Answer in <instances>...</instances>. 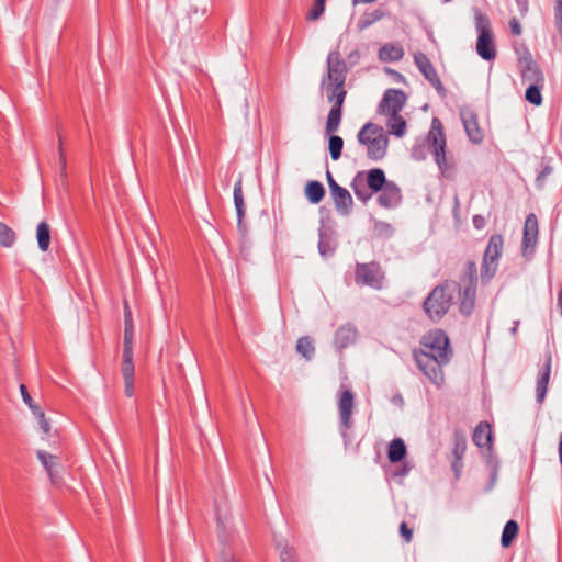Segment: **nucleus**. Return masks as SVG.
<instances>
[{"instance_id": "obj_32", "label": "nucleus", "mask_w": 562, "mask_h": 562, "mask_svg": "<svg viewBox=\"0 0 562 562\" xmlns=\"http://www.w3.org/2000/svg\"><path fill=\"white\" fill-rule=\"evenodd\" d=\"M121 372L123 380L134 379L135 368L133 362V350H123Z\"/></svg>"}, {"instance_id": "obj_4", "label": "nucleus", "mask_w": 562, "mask_h": 562, "mask_svg": "<svg viewBox=\"0 0 562 562\" xmlns=\"http://www.w3.org/2000/svg\"><path fill=\"white\" fill-rule=\"evenodd\" d=\"M357 138L361 145L367 147L369 159L378 161L385 157L389 139L382 126L368 122L360 128Z\"/></svg>"}, {"instance_id": "obj_22", "label": "nucleus", "mask_w": 562, "mask_h": 562, "mask_svg": "<svg viewBox=\"0 0 562 562\" xmlns=\"http://www.w3.org/2000/svg\"><path fill=\"white\" fill-rule=\"evenodd\" d=\"M358 336V331L355 326L350 324H346L340 326L336 333L334 338V344L337 349L342 350L352 344H355Z\"/></svg>"}, {"instance_id": "obj_33", "label": "nucleus", "mask_w": 562, "mask_h": 562, "mask_svg": "<svg viewBox=\"0 0 562 562\" xmlns=\"http://www.w3.org/2000/svg\"><path fill=\"white\" fill-rule=\"evenodd\" d=\"M296 351L305 359L311 360L315 353L313 340L308 336H303L296 341Z\"/></svg>"}, {"instance_id": "obj_61", "label": "nucleus", "mask_w": 562, "mask_h": 562, "mask_svg": "<svg viewBox=\"0 0 562 562\" xmlns=\"http://www.w3.org/2000/svg\"><path fill=\"white\" fill-rule=\"evenodd\" d=\"M559 458L562 463V432L559 436Z\"/></svg>"}, {"instance_id": "obj_9", "label": "nucleus", "mask_w": 562, "mask_h": 562, "mask_svg": "<svg viewBox=\"0 0 562 562\" xmlns=\"http://www.w3.org/2000/svg\"><path fill=\"white\" fill-rule=\"evenodd\" d=\"M475 27L477 31L476 52L484 60H493L496 57V48L488 16L480 11L475 13Z\"/></svg>"}, {"instance_id": "obj_6", "label": "nucleus", "mask_w": 562, "mask_h": 562, "mask_svg": "<svg viewBox=\"0 0 562 562\" xmlns=\"http://www.w3.org/2000/svg\"><path fill=\"white\" fill-rule=\"evenodd\" d=\"M477 285V268L473 260H468L464 273L460 279L459 311L463 316H470L475 307Z\"/></svg>"}, {"instance_id": "obj_48", "label": "nucleus", "mask_w": 562, "mask_h": 562, "mask_svg": "<svg viewBox=\"0 0 562 562\" xmlns=\"http://www.w3.org/2000/svg\"><path fill=\"white\" fill-rule=\"evenodd\" d=\"M412 157L415 160H423L425 159V148L424 145H414L412 148Z\"/></svg>"}, {"instance_id": "obj_52", "label": "nucleus", "mask_w": 562, "mask_h": 562, "mask_svg": "<svg viewBox=\"0 0 562 562\" xmlns=\"http://www.w3.org/2000/svg\"><path fill=\"white\" fill-rule=\"evenodd\" d=\"M472 222L476 229H482L486 224L484 216L480 214L474 215Z\"/></svg>"}, {"instance_id": "obj_7", "label": "nucleus", "mask_w": 562, "mask_h": 562, "mask_svg": "<svg viewBox=\"0 0 562 562\" xmlns=\"http://www.w3.org/2000/svg\"><path fill=\"white\" fill-rule=\"evenodd\" d=\"M414 352H425L434 356L441 362H449L452 356V349L449 346V338L441 329H435L423 336L420 348Z\"/></svg>"}, {"instance_id": "obj_63", "label": "nucleus", "mask_w": 562, "mask_h": 562, "mask_svg": "<svg viewBox=\"0 0 562 562\" xmlns=\"http://www.w3.org/2000/svg\"><path fill=\"white\" fill-rule=\"evenodd\" d=\"M554 3H560V4H562V0H555V2H554Z\"/></svg>"}, {"instance_id": "obj_58", "label": "nucleus", "mask_w": 562, "mask_h": 562, "mask_svg": "<svg viewBox=\"0 0 562 562\" xmlns=\"http://www.w3.org/2000/svg\"><path fill=\"white\" fill-rule=\"evenodd\" d=\"M496 477H497V464H492L491 486L494 484Z\"/></svg>"}, {"instance_id": "obj_53", "label": "nucleus", "mask_w": 562, "mask_h": 562, "mask_svg": "<svg viewBox=\"0 0 562 562\" xmlns=\"http://www.w3.org/2000/svg\"><path fill=\"white\" fill-rule=\"evenodd\" d=\"M517 5L521 14H525L528 11V0H516Z\"/></svg>"}, {"instance_id": "obj_3", "label": "nucleus", "mask_w": 562, "mask_h": 562, "mask_svg": "<svg viewBox=\"0 0 562 562\" xmlns=\"http://www.w3.org/2000/svg\"><path fill=\"white\" fill-rule=\"evenodd\" d=\"M427 143L442 177L451 179L454 176L456 165L453 158L446 155V136L442 123L438 117H434L431 121Z\"/></svg>"}, {"instance_id": "obj_31", "label": "nucleus", "mask_w": 562, "mask_h": 562, "mask_svg": "<svg viewBox=\"0 0 562 562\" xmlns=\"http://www.w3.org/2000/svg\"><path fill=\"white\" fill-rule=\"evenodd\" d=\"M519 531V526L516 520H508L503 529L501 543L504 548H508L514 539L517 537Z\"/></svg>"}, {"instance_id": "obj_40", "label": "nucleus", "mask_w": 562, "mask_h": 562, "mask_svg": "<svg viewBox=\"0 0 562 562\" xmlns=\"http://www.w3.org/2000/svg\"><path fill=\"white\" fill-rule=\"evenodd\" d=\"M20 392H21L23 402L31 408L33 414H37V409H41V407L33 403V400L27 391V387L24 384L20 385Z\"/></svg>"}, {"instance_id": "obj_23", "label": "nucleus", "mask_w": 562, "mask_h": 562, "mask_svg": "<svg viewBox=\"0 0 562 562\" xmlns=\"http://www.w3.org/2000/svg\"><path fill=\"white\" fill-rule=\"evenodd\" d=\"M473 442L480 448H492L493 443V431L490 423L480 422L472 436Z\"/></svg>"}, {"instance_id": "obj_62", "label": "nucleus", "mask_w": 562, "mask_h": 562, "mask_svg": "<svg viewBox=\"0 0 562 562\" xmlns=\"http://www.w3.org/2000/svg\"><path fill=\"white\" fill-rule=\"evenodd\" d=\"M524 48H526L525 46H521L520 48L516 47L515 50L518 55V58L524 54Z\"/></svg>"}, {"instance_id": "obj_60", "label": "nucleus", "mask_w": 562, "mask_h": 562, "mask_svg": "<svg viewBox=\"0 0 562 562\" xmlns=\"http://www.w3.org/2000/svg\"><path fill=\"white\" fill-rule=\"evenodd\" d=\"M236 213H237V217H238V225L240 226L241 222H243V217L245 215V209H237Z\"/></svg>"}, {"instance_id": "obj_41", "label": "nucleus", "mask_w": 562, "mask_h": 562, "mask_svg": "<svg viewBox=\"0 0 562 562\" xmlns=\"http://www.w3.org/2000/svg\"><path fill=\"white\" fill-rule=\"evenodd\" d=\"M233 194H234V204H235L236 210L237 209H245L244 196H243V191H241V182L240 181H238L234 186Z\"/></svg>"}, {"instance_id": "obj_15", "label": "nucleus", "mask_w": 562, "mask_h": 562, "mask_svg": "<svg viewBox=\"0 0 562 562\" xmlns=\"http://www.w3.org/2000/svg\"><path fill=\"white\" fill-rule=\"evenodd\" d=\"M539 225L538 218L533 213L526 216L524 225V236L521 243V252L524 257H529L533 254L535 247L538 241Z\"/></svg>"}, {"instance_id": "obj_25", "label": "nucleus", "mask_w": 562, "mask_h": 562, "mask_svg": "<svg viewBox=\"0 0 562 562\" xmlns=\"http://www.w3.org/2000/svg\"><path fill=\"white\" fill-rule=\"evenodd\" d=\"M403 56L404 50L400 44L386 43L379 50V59L383 63L398 61Z\"/></svg>"}, {"instance_id": "obj_10", "label": "nucleus", "mask_w": 562, "mask_h": 562, "mask_svg": "<svg viewBox=\"0 0 562 562\" xmlns=\"http://www.w3.org/2000/svg\"><path fill=\"white\" fill-rule=\"evenodd\" d=\"M385 273L376 261L357 263L355 267V282L360 286L381 290L384 285Z\"/></svg>"}, {"instance_id": "obj_30", "label": "nucleus", "mask_w": 562, "mask_h": 562, "mask_svg": "<svg viewBox=\"0 0 562 562\" xmlns=\"http://www.w3.org/2000/svg\"><path fill=\"white\" fill-rule=\"evenodd\" d=\"M124 341H123V350H133V337H134V329H133V322H132V314L128 308V305L125 304V312H124Z\"/></svg>"}, {"instance_id": "obj_27", "label": "nucleus", "mask_w": 562, "mask_h": 562, "mask_svg": "<svg viewBox=\"0 0 562 562\" xmlns=\"http://www.w3.org/2000/svg\"><path fill=\"white\" fill-rule=\"evenodd\" d=\"M305 196L312 204H318L325 196L324 186L316 180L308 181L305 186Z\"/></svg>"}, {"instance_id": "obj_26", "label": "nucleus", "mask_w": 562, "mask_h": 562, "mask_svg": "<svg viewBox=\"0 0 562 562\" xmlns=\"http://www.w3.org/2000/svg\"><path fill=\"white\" fill-rule=\"evenodd\" d=\"M407 453L406 446L403 439L395 438L389 445L387 458L391 463L402 461Z\"/></svg>"}, {"instance_id": "obj_35", "label": "nucleus", "mask_w": 562, "mask_h": 562, "mask_svg": "<svg viewBox=\"0 0 562 562\" xmlns=\"http://www.w3.org/2000/svg\"><path fill=\"white\" fill-rule=\"evenodd\" d=\"M16 239L14 231L5 223L0 222V245L10 248L14 245Z\"/></svg>"}, {"instance_id": "obj_13", "label": "nucleus", "mask_w": 562, "mask_h": 562, "mask_svg": "<svg viewBox=\"0 0 562 562\" xmlns=\"http://www.w3.org/2000/svg\"><path fill=\"white\" fill-rule=\"evenodd\" d=\"M518 67L524 83H544V76L528 48H524V54L518 58Z\"/></svg>"}, {"instance_id": "obj_64", "label": "nucleus", "mask_w": 562, "mask_h": 562, "mask_svg": "<svg viewBox=\"0 0 562 562\" xmlns=\"http://www.w3.org/2000/svg\"><path fill=\"white\" fill-rule=\"evenodd\" d=\"M458 205H459V201H458V199H456V209L458 207Z\"/></svg>"}, {"instance_id": "obj_47", "label": "nucleus", "mask_w": 562, "mask_h": 562, "mask_svg": "<svg viewBox=\"0 0 562 562\" xmlns=\"http://www.w3.org/2000/svg\"><path fill=\"white\" fill-rule=\"evenodd\" d=\"M451 469L454 473L456 479H459L463 469V459H453L451 462Z\"/></svg>"}, {"instance_id": "obj_11", "label": "nucleus", "mask_w": 562, "mask_h": 562, "mask_svg": "<svg viewBox=\"0 0 562 562\" xmlns=\"http://www.w3.org/2000/svg\"><path fill=\"white\" fill-rule=\"evenodd\" d=\"M414 360L418 367V369L424 373V375L435 385L439 386L445 381L443 375V366L448 362H441L434 356H428L425 352H414Z\"/></svg>"}, {"instance_id": "obj_45", "label": "nucleus", "mask_w": 562, "mask_h": 562, "mask_svg": "<svg viewBox=\"0 0 562 562\" xmlns=\"http://www.w3.org/2000/svg\"><path fill=\"white\" fill-rule=\"evenodd\" d=\"M554 23L558 32L562 35V4L554 3Z\"/></svg>"}, {"instance_id": "obj_50", "label": "nucleus", "mask_w": 562, "mask_h": 562, "mask_svg": "<svg viewBox=\"0 0 562 562\" xmlns=\"http://www.w3.org/2000/svg\"><path fill=\"white\" fill-rule=\"evenodd\" d=\"M57 134H58V140H59V147H58L59 162L61 165V168L65 169L66 168V156H65L64 148H63V138H61L60 132H57Z\"/></svg>"}, {"instance_id": "obj_20", "label": "nucleus", "mask_w": 562, "mask_h": 562, "mask_svg": "<svg viewBox=\"0 0 562 562\" xmlns=\"http://www.w3.org/2000/svg\"><path fill=\"white\" fill-rule=\"evenodd\" d=\"M551 376V356H548L544 363L540 367L537 374L536 395L537 402L542 404L548 391V385Z\"/></svg>"}, {"instance_id": "obj_5", "label": "nucleus", "mask_w": 562, "mask_h": 562, "mask_svg": "<svg viewBox=\"0 0 562 562\" xmlns=\"http://www.w3.org/2000/svg\"><path fill=\"white\" fill-rule=\"evenodd\" d=\"M389 181L380 168H373L368 172L359 171L351 181L355 195L363 203H367L374 193L383 189Z\"/></svg>"}, {"instance_id": "obj_17", "label": "nucleus", "mask_w": 562, "mask_h": 562, "mask_svg": "<svg viewBox=\"0 0 562 562\" xmlns=\"http://www.w3.org/2000/svg\"><path fill=\"white\" fill-rule=\"evenodd\" d=\"M460 116L469 139L473 144H481L484 139V132L479 125L476 113L471 109H462Z\"/></svg>"}, {"instance_id": "obj_14", "label": "nucleus", "mask_w": 562, "mask_h": 562, "mask_svg": "<svg viewBox=\"0 0 562 562\" xmlns=\"http://www.w3.org/2000/svg\"><path fill=\"white\" fill-rule=\"evenodd\" d=\"M414 63L425 79L428 80L440 95L445 97L446 88L427 55L422 52L415 53Z\"/></svg>"}, {"instance_id": "obj_34", "label": "nucleus", "mask_w": 562, "mask_h": 562, "mask_svg": "<svg viewBox=\"0 0 562 562\" xmlns=\"http://www.w3.org/2000/svg\"><path fill=\"white\" fill-rule=\"evenodd\" d=\"M544 83H531L528 85L525 93L526 100L536 105L539 106L542 103V94L541 90L543 88Z\"/></svg>"}, {"instance_id": "obj_8", "label": "nucleus", "mask_w": 562, "mask_h": 562, "mask_svg": "<svg viewBox=\"0 0 562 562\" xmlns=\"http://www.w3.org/2000/svg\"><path fill=\"white\" fill-rule=\"evenodd\" d=\"M503 249V236L493 234L488 239L481 263V280L483 283H488L495 277Z\"/></svg>"}, {"instance_id": "obj_56", "label": "nucleus", "mask_w": 562, "mask_h": 562, "mask_svg": "<svg viewBox=\"0 0 562 562\" xmlns=\"http://www.w3.org/2000/svg\"><path fill=\"white\" fill-rule=\"evenodd\" d=\"M408 472H409V468H408L406 464H404V465H402V467H401V469H400V470H397V471L395 472V475H398V476H405V475H407V474H408Z\"/></svg>"}, {"instance_id": "obj_36", "label": "nucleus", "mask_w": 562, "mask_h": 562, "mask_svg": "<svg viewBox=\"0 0 562 562\" xmlns=\"http://www.w3.org/2000/svg\"><path fill=\"white\" fill-rule=\"evenodd\" d=\"M342 147L344 139L334 133L329 134L328 148L333 160H338L340 158Z\"/></svg>"}, {"instance_id": "obj_12", "label": "nucleus", "mask_w": 562, "mask_h": 562, "mask_svg": "<svg viewBox=\"0 0 562 562\" xmlns=\"http://www.w3.org/2000/svg\"><path fill=\"white\" fill-rule=\"evenodd\" d=\"M355 407V394L352 391L346 389L340 392V396L338 400V412H339V428L340 434L345 440V442H349L350 438L348 436V430L352 427V414Z\"/></svg>"}, {"instance_id": "obj_59", "label": "nucleus", "mask_w": 562, "mask_h": 562, "mask_svg": "<svg viewBox=\"0 0 562 562\" xmlns=\"http://www.w3.org/2000/svg\"><path fill=\"white\" fill-rule=\"evenodd\" d=\"M359 58H360V53H359V50H358V49H356V50L351 52V53L348 55V59H349L350 61H356V60H358Z\"/></svg>"}, {"instance_id": "obj_42", "label": "nucleus", "mask_w": 562, "mask_h": 562, "mask_svg": "<svg viewBox=\"0 0 562 562\" xmlns=\"http://www.w3.org/2000/svg\"><path fill=\"white\" fill-rule=\"evenodd\" d=\"M551 173H552V167L549 165L544 166L536 178V187L538 189H542L548 176H550Z\"/></svg>"}, {"instance_id": "obj_38", "label": "nucleus", "mask_w": 562, "mask_h": 562, "mask_svg": "<svg viewBox=\"0 0 562 562\" xmlns=\"http://www.w3.org/2000/svg\"><path fill=\"white\" fill-rule=\"evenodd\" d=\"M326 0H315L311 10L308 11L306 19L310 21L318 20L325 11Z\"/></svg>"}, {"instance_id": "obj_16", "label": "nucleus", "mask_w": 562, "mask_h": 562, "mask_svg": "<svg viewBox=\"0 0 562 562\" xmlns=\"http://www.w3.org/2000/svg\"><path fill=\"white\" fill-rule=\"evenodd\" d=\"M406 102V94L400 89H387L379 103L378 112L383 115L400 113Z\"/></svg>"}, {"instance_id": "obj_1", "label": "nucleus", "mask_w": 562, "mask_h": 562, "mask_svg": "<svg viewBox=\"0 0 562 562\" xmlns=\"http://www.w3.org/2000/svg\"><path fill=\"white\" fill-rule=\"evenodd\" d=\"M348 66L338 49L330 50L326 58V74L321 80V89L325 91L327 101L333 103L327 115L325 130L327 134L338 131L342 108L347 97L346 79Z\"/></svg>"}, {"instance_id": "obj_44", "label": "nucleus", "mask_w": 562, "mask_h": 562, "mask_svg": "<svg viewBox=\"0 0 562 562\" xmlns=\"http://www.w3.org/2000/svg\"><path fill=\"white\" fill-rule=\"evenodd\" d=\"M34 416L38 419L40 428L46 434L49 432L50 425L46 419L44 412L42 409H37V414H34Z\"/></svg>"}, {"instance_id": "obj_37", "label": "nucleus", "mask_w": 562, "mask_h": 562, "mask_svg": "<svg viewBox=\"0 0 562 562\" xmlns=\"http://www.w3.org/2000/svg\"><path fill=\"white\" fill-rule=\"evenodd\" d=\"M467 450V440L462 435H454V442L452 448L453 459H463Z\"/></svg>"}, {"instance_id": "obj_39", "label": "nucleus", "mask_w": 562, "mask_h": 562, "mask_svg": "<svg viewBox=\"0 0 562 562\" xmlns=\"http://www.w3.org/2000/svg\"><path fill=\"white\" fill-rule=\"evenodd\" d=\"M280 559L281 562H296L297 557L294 548L284 546L280 549Z\"/></svg>"}, {"instance_id": "obj_51", "label": "nucleus", "mask_w": 562, "mask_h": 562, "mask_svg": "<svg viewBox=\"0 0 562 562\" xmlns=\"http://www.w3.org/2000/svg\"><path fill=\"white\" fill-rule=\"evenodd\" d=\"M124 394L127 397H132L134 395V379L124 380Z\"/></svg>"}, {"instance_id": "obj_24", "label": "nucleus", "mask_w": 562, "mask_h": 562, "mask_svg": "<svg viewBox=\"0 0 562 562\" xmlns=\"http://www.w3.org/2000/svg\"><path fill=\"white\" fill-rule=\"evenodd\" d=\"M389 14V11L383 8H376L372 11H367L358 20L357 27L359 31H363L371 26L373 23L387 16Z\"/></svg>"}, {"instance_id": "obj_2", "label": "nucleus", "mask_w": 562, "mask_h": 562, "mask_svg": "<svg viewBox=\"0 0 562 562\" xmlns=\"http://www.w3.org/2000/svg\"><path fill=\"white\" fill-rule=\"evenodd\" d=\"M457 290H460V283L447 279L430 291L423 302V311L430 322L438 323L448 314Z\"/></svg>"}, {"instance_id": "obj_18", "label": "nucleus", "mask_w": 562, "mask_h": 562, "mask_svg": "<svg viewBox=\"0 0 562 562\" xmlns=\"http://www.w3.org/2000/svg\"><path fill=\"white\" fill-rule=\"evenodd\" d=\"M401 201V189L393 181H389L383 189L379 190L378 203L380 206L393 209L400 205Z\"/></svg>"}, {"instance_id": "obj_19", "label": "nucleus", "mask_w": 562, "mask_h": 562, "mask_svg": "<svg viewBox=\"0 0 562 562\" xmlns=\"http://www.w3.org/2000/svg\"><path fill=\"white\" fill-rule=\"evenodd\" d=\"M330 195L333 198L335 209L340 215H349L352 211L353 201L349 191L341 187L336 186L330 190Z\"/></svg>"}, {"instance_id": "obj_28", "label": "nucleus", "mask_w": 562, "mask_h": 562, "mask_svg": "<svg viewBox=\"0 0 562 562\" xmlns=\"http://www.w3.org/2000/svg\"><path fill=\"white\" fill-rule=\"evenodd\" d=\"M386 126L391 134L402 137L406 133V121L400 113L387 114Z\"/></svg>"}, {"instance_id": "obj_57", "label": "nucleus", "mask_w": 562, "mask_h": 562, "mask_svg": "<svg viewBox=\"0 0 562 562\" xmlns=\"http://www.w3.org/2000/svg\"><path fill=\"white\" fill-rule=\"evenodd\" d=\"M222 562H241V561L234 555H228V554L224 553L222 557Z\"/></svg>"}, {"instance_id": "obj_43", "label": "nucleus", "mask_w": 562, "mask_h": 562, "mask_svg": "<svg viewBox=\"0 0 562 562\" xmlns=\"http://www.w3.org/2000/svg\"><path fill=\"white\" fill-rule=\"evenodd\" d=\"M318 250L322 256L331 255L334 252L329 241L324 238L323 233L319 235Z\"/></svg>"}, {"instance_id": "obj_46", "label": "nucleus", "mask_w": 562, "mask_h": 562, "mask_svg": "<svg viewBox=\"0 0 562 562\" xmlns=\"http://www.w3.org/2000/svg\"><path fill=\"white\" fill-rule=\"evenodd\" d=\"M400 535L404 539V541L408 543L413 539V529L409 528L405 521H403L400 525Z\"/></svg>"}, {"instance_id": "obj_49", "label": "nucleus", "mask_w": 562, "mask_h": 562, "mask_svg": "<svg viewBox=\"0 0 562 562\" xmlns=\"http://www.w3.org/2000/svg\"><path fill=\"white\" fill-rule=\"evenodd\" d=\"M509 29L513 35L519 36L521 34V25L516 18L509 20Z\"/></svg>"}, {"instance_id": "obj_21", "label": "nucleus", "mask_w": 562, "mask_h": 562, "mask_svg": "<svg viewBox=\"0 0 562 562\" xmlns=\"http://www.w3.org/2000/svg\"><path fill=\"white\" fill-rule=\"evenodd\" d=\"M37 459L41 461L42 465L46 470L50 482L53 484H58L60 476H59V468H60V460L57 456L50 454L44 450H37L36 452Z\"/></svg>"}, {"instance_id": "obj_54", "label": "nucleus", "mask_w": 562, "mask_h": 562, "mask_svg": "<svg viewBox=\"0 0 562 562\" xmlns=\"http://www.w3.org/2000/svg\"><path fill=\"white\" fill-rule=\"evenodd\" d=\"M326 178H327V182H328L329 191H330L331 189H334V187L339 186V184L335 181V179H334V177H333V175H331V172H330L329 170H327V171H326Z\"/></svg>"}, {"instance_id": "obj_55", "label": "nucleus", "mask_w": 562, "mask_h": 562, "mask_svg": "<svg viewBox=\"0 0 562 562\" xmlns=\"http://www.w3.org/2000/svg\"><path fill=\"white\" fill-rule=\"evenodd\" d=\"M387 71L394 77L397 82L404 81V76L396 70L387 69Z\"/></svg>"}, {"instance_id": "obj_29", "label": "nucleus", "mask_w": 562, "mask_h": 562, "mask_svg": "<svg viewBox=\"0 0 562 562\" xmlns=\"http://www.w3.org/2000/svg\"><path fill=\"white\" fill-rule=\"evenodd\" d=\"M36 240L38 248L45 252L50 246V226L45 222H41L36 227Z\"/></svg>"}]
</instances>
